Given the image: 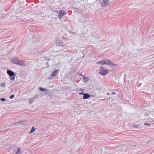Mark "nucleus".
Instances as JSON below:
<instances>
[{
    "instance_id": "1",
    "label": "nucleus",
    "mask_w": 154,
    "mask_h": 154,
    "mask_svg": "<svg viewBox=\"0 0 154 154\" xmlns=\"http://www.w3.org/2000/svg\"><path fill=\"white\" fill-rule=\"evenodd\" d=\"M97 63L99 64H101V65L104 64H109V65H113V63L111 62L109 60H108L104 59L101 60V61L97 62Z\"/></svg>"
},
{
    "instance_id": "2",
    "label": "nucleus",
    "mask_w": 154,
    "mask_h": 154,
    "mask_svg": "<svg viewBox=\"0 0 154 154\" xmlns=\"http://www.w3.org/2000/svg\"><path fill=\"white\" fill-rule=\"evenodd\" d=\"M7 73L10 76H11V77H10L11 80H14L15 79V76H14L15 74L13 71L10 70H8L7 71Z\"/></svg>"
},
{
    "instance_id": "3",
    "label": "nucleus",
    "mask_w": 154,
    "mask_h": 154,
    "mask_svg": "<svg viewBox=\"0 0 154 154\" xmlns=\"http://www.w3.org/2000/svg\"><path fill=\"white\" fill-rule=\"evenodd\" d=\"M108 73V69H105L104 68L101 67L100 69V74L103 75H106Z\"/></svg>"
},
{
    "instance_id": "4",
    "label": "nucleus",
    "mask_w": 154,
    "mask_h": 154,
    "mask_svg": "<svg viewBox=\"0 0 154 154\" xmlns=\"http://www.w3.org/2000/svg\"><path fill=\"white\" fill-rule=\"evenodd\" d=\"M66 12L64 11H59L58 13V17L59 18L61 19L63 16L66 14Z\"/></svg>"
},
{
    "instance_id": "5",
    "label": "nucleus",
    "mask_w": 154,
    "mask_h": 154,
    "mask_svg": "<svg viewBox=\"0 0 154 154\" xmlns=\"http://www.w3.org/2000/svg\"><path fill=\"white\" fill-rule=\"evenodd\" d=\"M18 61H19V60L17 58H14L13 59H12V60H11V62H12V63H14L15 64H16L17 65H22V64H19V63H18Z\"/></svg>"
},
{
    "instance_id": "6",
    "label": "nucleus",
    "mask_w": 154,
    "mask_h": 154,
    "mask_svg": "<svg viewBox=\"0 0 154 154\" xmlns=\"http://www.w3.org/2000/svg\"><path fill=\"white\" fill-rule=\"evenodd\" d=\"M109 4V1L108 0H103V3L101 4V6L104 7Z\"/></svg>"
},
{
    "instance_id": "7",
    "label": "nucleus",
    "mask_w": 154,
    "mask_h": 154,
    "mask_svg": "<svg viewBox=\"0 0 154 154\" xmlns=\"http://www.w3.org/2000/svg\"><path fill=\"white\" fill-rule=\"evenodd\" d=\"M90 97V95H89L88 93H85L83 97V98L84 99H87Z\"/></svg>"
},
{
    "instance_id": "8",
    "label": "nucleus",
    "mask_w": 154,
    "mask_h": 154,
    "mask_svg": "<svg viewBox=\"0 0 154 154\" xmlns=\"http://www.w3.org/2000/svg\"><path fill=\"white\" fill-rule=\"evenodd\" d=\"M59 70L57 69L53 71V72L52 73L51 75L53 76H55L56 75V74L57 72L59 71Z\"/></svg>"
},
{
    "instance_id": "9",
    "label": "nucleus",
    "mask_w": 154,
    "mask_h": 154,
    "mask_svg": "<svg viewBox=\"0 0 154 154\" xmlns=\"http://www.w3.org/2000/svg\"><path fill=\"white\" fill-rule=\"evenodd\" d=\"M18 63L22 64V65H20V66H25V64L24 62L20 61L19 60L18 62Z\"/></svg>"
},
{
    "instance_id": "10",
    "label": "nucleus",
    "mask_w": 154,
    "mask_h": 154,
    "mask_svg": "<svg viewBox=\"0 0 154 154\" xmlns=\"http://www.w3.org/2000/svg\"><path fill=\"white\" fill-rule=\"evenodd\" d=\"M21 153L20 149L19 148H18L17 149V151L16 152V154H19Z\"/></svg>"
},
{
    "instance_id": "11",
    "label": "nucleus",
    "mask_w": 154,
    "mask_h": 154,
    "mask_svg": "<svg viewBox=\"0 0 154 154\" xmlns=\"http://www.w3.org/2000/svg\"><path fill=\"white\" fill-rule=\"evenodd\" d=\"M139 126V125L138 124H134L133 125V127L134 128H138Z\"/></svg>"
},
{
    "instance_id": "12",
    "label": "nucleus",
    "mask_w": 154,
    "mask_h": 154,
    "mask_svg": "<svg viewBox=\"0 0 154 154\" xmlns=\"http://www.w3.org/2000/svg\"><path fill=\"white\" fill-rule=\"evenodd\" d=\"M35 129L34 128V127H32L30 131V132L29 133H33L35 131Z\"/></svg>"
},
{
    "instance_id": "13",
    "label": "nucleus",
    "mask_w": 154,
    "mask_h": 154,
    "mask_svg": "<svg viewBox=\"0 0 154 154\" xmlns=\"http://www.w3.org/2000/svg\"><path fill=\"white\" fill-rule=\"evenodd\" d=\"M39 89L41 91H44L45 90V89L42 88H39Z\"/></svg>"
},
{
    "instance_id": "14",
    "label": "nucleus",
    "mask_w": 154,
    "mask_h": 154,
    "mask_svg": "<svg viewBox=\"0 0 154 154\" xmlns=\"http://www.w3.org/2000/svg\"><path fill=\"white\" fill-rule=\"evenodd\" d=\"M2 101H4L5 100V99L4 98H2L0 99Z\"/></svg>"
},
{
    "instance_id": "15",
    "label": "nucleus",
    "mask_w": 154,
    "mask_h": 154,
    "mask_svg": "<svg viewBox=\"0 0 154 154\" xmlns=\"http://www.w3.org/2000/svg\"><path fill=\"white\" fill-rule=\"evenodd\" d=\"M14 97V96L13 94L12 95H11L10 97V98L12 99H13Z\"/></svg>"
},
{
    "instance_id": "16",
    "label": "nucleus",
    "mask_w": 154,
    "mask_h": 154,
    "mask_svg": "<svg viewBox=\"0 0 154 154\" xmlns=\"http://www.w3.org/2000/svg\"><path fill=\"white\" fill-rule=\"evenodd\" d=\"M144 125H147V126H148V125H149L150 124L149 123H145Z\"/></svg>"
},
{
    "instance_id": "17",
    "label": "nucleus",
    "mask_w": 154,
    "mask_h": 154,
    "mask_svg": "<svg viewBox=\"0 0 154 154\" xmlns=\"http://www.w3.org/2000/svg\"><path fill=\"white\" fill-rule=\"evenodd\" d=\"M116 94V93L115 92H112V94Z\"/></svg>"
},
{
    "instance_id": "18",
    "label": "nucleus",
    "mask_w": 154,
    "mask_h": 154,
    "mask_svg": "<svg viewBox=\"0 0 154 154\" xmlns=\"http://www.w3.org/2000/svg\"><path fill=\"white\" fill-rule=\"evenodd\" d=\"M80 94H83V93H79Z\"/></svg>"
},
{
    "instance_id": "19",
    "label": "nucleus",
    "mask_w": 154,
    "mask_h": 154,
    "mask_svg": "<svg viewBox=\"0 0 154 154\" xmlns=\"http://www.w3.org/2000/svg\"><path fill=\"white\" fill-rule=\"evenodd\" d=\"M107 94L108 95H109V93H107Z\"/></svg>"
},
{
    "instance_id": "20",
    "label": "nucleus",
    "mask_w": 154,
    "mask_h": 154,
    "mask_svg": "<svg viewBox=\"0 0 154 154\" xmlns=\"http://www.w3.org/2000/svg\"><path fill=\"white\" fill-rule=\"evenodd\" d=\"M3 85H4H4H5V83Z\"/></svg>"
},
{
    "instance_id": "21",
    "label": "nucleus",
    "mask_w": 154,
    "mask_h": 154,
    "mask_svg": "<svg viewBox=\"0 0 154 154\" xmlns=\"http://www.w3.org/2000/svg\"><path fill=\"white\" fill-rule=\"evenodd\" d=\"M109 154H110V153H109Z\"/></svg>"
}]
</instances>
